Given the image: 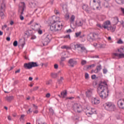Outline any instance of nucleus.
I'll list each match as a JSON object with an SVG mask.
<instances>
[{
    "instance_id": "nucleus-1",
    "label": "nucleus",
    "mask_w": 124,
    "mask_h": 124,
    "mask_svg": "<svg viewBox=\"0 0 124 124\" xmlns=\"http://www.w3.org/2000/svg\"><path fill=\"white\" fill-rule=\"evenodd\" d=\"M39 65L36 62H32L24 63L23 67L25 69H31L32 67H37Z\"/></svg>"
},
{
    "instance_id": "nucleus-2",
    "label": "nucleus",
    "mask_w": 124,
    "mask_h": 124,
    "mask_svg": "<svg viewBox=\"0 0 124 124\" xmlns=\"http://www.w3.org/2000/svg\"><path fill=\"white\" fill-rule=\"evenodd\" d=\"M105 109L107 111L111 112L116 110V106L112 104V103L108 102L105 104Z\"/></svg>"
},
{
    "instance_id": "nucleus-3",
    "label": "nucleus",
    "mask_w": 124,
    "mask_h": 124,
    "mask_svg": "<svg viewBox=\"0 0 124 124\" xmlns=\"http://www.w3.org/2000/svg\"><path fill=\"white\" fill-rule=\"evenodd\" d=\"M106 89L108 90V86H104V85H102V82L100 83L97 89L98 93H104V91Z\"/></svg>"
},
{
    "instance_id": "nucleus-4",
    "label": "nucleus",
    "mask_w": 124,
    "mask_h": 124,
    "mask_svg": "<svg viewBox=\"0 0 124 124\" xmlns=\"http://www.w3.org/2000/svg\"><path fill=\"white\" fill-rule=\"evenodd\" d=\"M5 11V4L2 3L1 4V8H0V16L1 17V19H3V16L4 14L3 12Z\"/></svg>"
},
{
    "instance_id": "nucleus-5",
    "label": "nucleus",
    "mask_w": 124,
    "mask_h": 124,
    "mask_svg": "<svg viewBox=\"0 0 124 124\" xmlns=\"http://www.w3.org/2000/svg\"><path fill=\"white\" fill-rule=\"evenodd\" d=\"M21 4L22 5L21 6H19L18 9V12L19 13H20V15H23L24 14V11H25V8H26V4H25V2H21Z\"/></svg>"
},
{
    "instance_id": "nucleus-6",
    "label": "nucleus",
    "mask_w": 124,
    "mask_h": 124,
    "mask_svg": "<svg viewBox=\"0 0 124 124\" xmlns=\"http://www.w3.org/2000/svg\"><path fill=\"white\" fill-rule=\"evenodd\" d=\"M58 21L53 20V22H51L50 24L51 25L50 27V29L51 31H59V29H56V24H55V23H57Z\"/></svg>"
},
{
    "instance_id": "nucleus-7",
    "label": "nucleus",
    "mask_w": 124,
    "mask_h": 124,
    "mask_svg": "<svg viewBox=\"0 0 124 124\" xmlns=\"http://www.w3.org/2000/svg\"><path fill=\"white\" fill-rule=\"evenodd\" d=\"M118 107L120 109H124V99H120L117 102Z\"/></svg>"
},
{
    "instance_id": "nucleus-8",
    "label": "nucleus",
    "mask_w": 124,
    "mask_h": 124,
    "mask_svg": "<svg viewBox=\"0 0 124 124\" xmlns=\"http://www.w3.org/2000/svg\"><path fill=\"white\" fill-rule=\"evenodd\" d=\"M29 7L30 8H35L36 6H37V5L36 4V1L34 0H31L29 2Z\"/></svg>"
},
{
    "instance_id": "nucleus-9",
    "label": "nucleus",
    "mask_w": 124,
    "mask_h": 124,
    "mask_svg": "<svg viewBox=\"0 0 124 124\" xmlns=\"http://www.w3.org/2000/svg\"><path fill=\"white\" fill-rule=\"evenodd\" d=\"M69 66L74 67V65L77 64V61H74L73 59H70L68 61Z\"/></svg>"
},
{
    "instance_id": "nucleus-10",
    "label": "nucleus",
    "mask_w": 124,
    "mask_h": 124,
    "mask_svg": "<svg viewBox=\"0 0 124 124\" xmlns=\"http://www.w3.org/2000/svg\"><path fill=\"white\" fill-rule=\"evenodd\" d=\"M67 95V91L66 90H65L64 91H63L61 93V95H58V96L60 97H62V98H65V97Z\"/></svg>"
},
{
    "instance_id": "nucleus-11",
    "label": "nucleus",
    "mask_w": 124,
    "mask_h": 124,
    "mask_svg": "<svg viewBox=\"0 0 124 124\" xmlns=\"http://www.w3.org/2000/svg\"><path fill=\"white\" fill-rule=\"evenodd\" d=\"M104 29H107L108 31H111L112 32H114L115 31V30H116V27H113V26H110V27H108V26H106L105 25L104 26Z\"/></svg>"
},
{
    "instance_id": "nucleus-12",
    "label": "nucleus",
    "mask_w": 124,
    "mask_h": 124,
    "mask_svg": "<svg viewBox=\"0 0 124 124\" xmlns=\"http://www.w3.org/2000/svg\"><path fill=\"white\" fill-rule=\"evenodd\" d=\"M93 104H94L95 105H97V104H99L100 103V101L99 99H97V98H94L93 100L92 101Z\"/></svg>"
},
{
    "instance_id": "nucleus-13",
    "label": "nucleus",
    "mask_w": 124,
    "mask_h": 124,
    "mask_svg": "<svg viewBox=\"0 0 124 124\" xmlns=\"http://www.w3.org/2000/svg\"><path fill=\"white\" fill-rule=\"evenodd\" d=\"M99 95V96L101 97V98H106V97H108V95H109L108 94H107L106 95V93H98Z\"/></svg>"
},
{
    "instance_id": "nucleus-14",
    "label": "nucleus",
    "mask_w": 124,
    "mask_h": 124,
    "mask_svg": "<svg viewBox=\"0 0 124 124\" xmlns=\"http://www.w3.org/2000/svg\"><path fill=\"white\" fill-rule=\"evenodd\" d=\"M87 39L89 41H93V40H94V38H93V34L92 33H90L88 35Z\"/></svg>"
},
{
    "instance_id": "nucleus-15",
    "label": "nucleus",
    "mask_w": 124,
    "mask_h": 124,
    "mask_svg": "<svg viewBox=\"0 0 124 124\" xmlns=\"http://www.w3.org/2000/svg\"><path fill=\"white\" fill-rule=\"evenodd\" d=\"M83 10H85L87 13H90V8L87 5H84L82 6Z\"/></svg>"
},
{
    "instance_id": "nucleus-16",
    "label": "nucleus",
    "mask_w": 124,
    "mask_h": 124,
    "mask_svg": "<svg viewBox=\"0 0 124 124\" xmlns=\"http://www.w3.org/2000/svg\"><path fill=\"white\" fill-rule=\"evenodd\" d=\"M14 98L13 96H7L5 97V99L8 101V102H11V101Z\"/></svg>"
},
{
    "instance_id": "nucleus-17",
    "label": "nucleus",
    "mask_w": 124,
    "mask_h": 124,
    "mask_svg": "<svg viewBox=\"0 0 124 124\" xmlns=\"http://www.w3.org/2000/svg\"><path fill=\"white\" fill-rule=\"evenodd\" d=\"M48 36H49V35H47L44 40V42L46 43V45L48 44V43L50 42V41H51V40L49 38Z\"/></svg>"
},
{
    "instance_id": "nucleus-18",
    "label": "nucleus",
    "mask_w": 124,
    "mask_h": 124,
    "mask_svg": "<svg viewBox=\"0 0 124 124\" xmlns=\"http://www.w3.org/2000/svg\"><path fill=\"white\" fill-rule=\"evenodd\" d=\"M28 32L29 33V35L31 36V39H35V38H36V36H35V35H32V32H31V30H29L28 31Z\"/></svg>"
},
{
    "instance_id": "nucleus-19",
    "label": "nucleus",
    "mask_w": 124,
    "mask_h": 124,
    "mask_svg": "<svg viewBox=\"0 0 124 124\" xmlns=\"http://www.w3.org/2000/svg\"><path fill=\"white\" fill-rule=\"evenodd\" d=\"M110 24H111V22H110V21L108 20L107 21H106L104 24L102 25L103 28H104V26H105L106 27H108V26H109V25H110Z\"/></svg>"
},
{
    "instance_id": "nucleus-20",
    "label": "nucleus",
    "mask_w": 124,
    "mask_h": 124,
    "mask_svg": "<svg viewBox=\"0 0 124 124\" xmlns=\"http://www.w3.org/2000/svg\"><path fill=\"white\" fill-rule=\"evenodd\" d=\"M51 77L52 78H54V79L58 77V73H51Z\"/></svg>"
},
{
    "instance_id": "nucleus-21",
    "label": "nucleus",
    "mask_w": 124,
    "mask_h": 124,
    "mask_svg": "<svg viewBox=\"0 0 124 124\" xmlns=\"http://www.w3.org/2000/svg\"><path fill=\"white\" fill-rule=\"evenodd\" d=\"M115 1L118 4H124V0H115Z\"/></svg>"
},
{
    "instance_id": "nucleus-22",
    "label": "nucleus",
    "mask_w": 124,
    "mask_h": 124,
    "mask_svg": "<svg viewBox=\"0 0 124 124\" xmlns=\"http://www.w3.org/2000/svg\"><path fill=\"white\" fill-rule=\"evenodd\" d=\"M80 48H81V50H82V51H81L82 53H83V52H84V53H88V50H87L85 46H80Z\"/></svg>"
},
{
    "instance_id": "nucleus-23",
    "label": "nucleus",
    "mask_w": 124,
    "mask_h": 124,
    "mask_svg": "<svg viewBox=\"0 0 124 124\" xmlns=\"http://www.w3.org/2000/svg\"><path fill=\"white\" fill-rule=\"evenodd\" d=\"M76 25L78 27H82V26H83V22L79 21L78 23L76 22Z\"/></svg>"
},
{
    "instance_id": "nucleus-24",
    "label": "nucleus",
    "mask_w": 124,
    "mask_h": 124,
    "mask_svg": "<svg viewBox=\"0 0 124 124\" xmlns=\"http://www.w3.org/2000/svg\"><path fill=\"white\" fill-rule=\"evenodd\" d=\"M25 116H26V115L25 114L21 115L20 117L19 118L20 121H25Z\"/></svg>"
},
{
    "instance_id": "nucleus-25",
    "label": "nucleus",
    "mask_w": 124,
    "mask_h": 124,
    "mask_svg": "<svg viewBox=\"0 0 124 124\" xmlns=\"http://www.w3.org/2000/svg\"><path fill=\"white\" fill-rule=\"evenodd\" d=\"M62 49H66V50H70L71 48L70 47L67 46H62Z\"/></svg>"
},
{
    "instance_id": "nucleus-26",
    "label": "nucleus",
    "mask_w": 124,
    "mask_h": 124,
    "mask_svg": "<svg viewBox=\"0 0 124 124\" xmlns=\"http://www.w3.org/2000/svg\"><path fill=\"white\" fill-rule=\"evenodd\" d=\"M81 45H79L78 44H77L76 45H74V49H77V48H80L81 47Z\"/></svg>"
},
{
    "instance_id": "nucleus-27",
    "label": "nucleus",
    "mask_w": 124,
    "mask_h": 124,
    "mask_svg": "<svg viewBox=\"0 0 124 124\" xmlns=\"http://www.w3.org/2000/svg\"><path fill=\"white\" fill-rule=\"evenodd\" d=\"M74 107V109H79V108H80V106H78V104H75Z\"/></svg>"
},
{
    "instance_id": "nucleus-28",
    "label": "nucleus",
    "mask_w": 124,
    "mask_h": 124,
    "mask_svg": "<svg viewBox=\"0 0 124 124\" xmlns=\"http://www.w3.org/2000/svg\"><path fill=\"white\" fill-rule=\"evenodd\" d=\"M81 33H82V32L79 31L78 32H76L75 34V37H79V36H80V35H81Z\"/></svg>"
},
{
    "instance_id": "nucleus-29",
    "label": "nucleus",
    "mask_w": 124,
    "mask_h": 124,
    "mask_svg": "<svg viewBox=\"0 0 124 124\" xmlns=\"http://www.w3.org/2000/svg\"><path fill=\"white\" fill-rule=\"evenodd\" d=\"M62 80H63V77H61L60 79H58V82L59 84H61L62 82Z\"/></svg>"
},
{
    "instance_id": "nucleus-30",
    "label": "nucleus",
    "mask_w": 124,
    "mask_h": 124,
    "mask_svg": "<svg viewBox=\"0 0 124 124\" xmlns=\"http://www.w3.org/2000/svg\"><path fill=\"white\" fill-rule=\"evenodd\" d=\"M88 67H87V69H91L92 67H94L95 66V65L94 64L90 65L87 66Z\"/></svg>"
},
{
    "instance_id": "nucleus-31",
    "label": "nucleus",
    "mask_w": 124,
    "mask_h": 124,
    "mask_svg": "<svg viewBox=\"0 0 124 124\" xmlns=\"http://www.w3.org/2000/svg\"><path fill=\"white\" fill-rule=\"evenodd\" d=\"M49 113L50 114V115H54V110L52 109V108H50L49 109Z\"/></svg>"
},
{
    "instance_id": "nucleus-32",
    "label": "nucleus",
    "mask_w": 124,
    "mask_h": 124,
    "mask_svg": "<svg viewBox=\"0 0 124 124\" xmlns=\"http://www.w3.org/2000/svg\"><path fill=\"white\" fill-rule=\"evenodd\" d=\"M62 8L64 11V12H67V8H66V6L64 5L62 7Z\"/></svg>"
},
{
    "instance_id": "nucleus-33",
    "label": "nucleus",
    "mask_w": 124,
    "mask_h": 124,
    "mask_svg": "<svg viewBox=\"0 0 124 124\" xmlns=\"http://www.w3.org/2000/svg\"><path fill=\"white\" fill-rule=\"evenodd\" d=\"M87 64V61L86 60H82L81 61V64H82V65H85V64Z\"/></svg>"
},
{
    "instance_id": "nucleus-34",
    "label": "nucleus",
    "mask_w": 124,
    "mask_h": 124,
    "mask_svg": "<svg viewBox=\"0 0 124 124\" xmlns=\"http://www.w3.org/2000/svg\"><path fill=\"white\" fill-rule=\"evenodd\" d=\"M13 45L14 47H17V46H18V41H15L13 43Z\"/></svg>"
},
{
    "instance_id": "nucleus-35",
    "label": "nucleus",
    "mask_w": 124,
    "mask_h": 124,
    "mask_svg": "<svg viewBox=\"0 0 124 124\" xmlns=\"http://www.w3.org/2000/svg\"><path fill=\"white\" fill-rule=\"evenodd\" d=\"M74 20H75V16L74 15H72L71 17L70 22H74Z\"/></svg>"
},
{
    "instance_id": "nucleus-36",
    "label": "nucleus",
    "mask_w": 124,
    "mask_h": 124,
    "mask_svg": "<svg viewBox=\"0 0 124 124\" xmlns=\"http://www.w3.org/2000/svg\"><path fill=\"white\" fill-rule=\"evenodd\" d=\"M96 69L97 71H100V70H101V65H99L97 66Z\"/></svg>"
},
{
    "instance_id": "nucleus-37",
    "label": "nucleus",
    "mask_w": 124,
    "mask_h": 124,
    "mask_svg": "<svg viewBox=\"0 0 124 124\" xmlns=\"http://www.w3.org/2000/svg\"><path fill=\"white\" fill-rule=\"evenodd\" d=\"M114 19L115 21H116L115 25H117V24L119 23V18L117 16H115V17H114Z\"/></svg>"
},
{
    "instance_id": "nucleus-38",
    "label": "nucleus",
    "mask_w": 124,
    "mask_h": 124,
    "mask_svg": "<svg viewBox=\"0 0 124 124\" xmlns=\"http://www.w3.org/2000/svg\"><path fill=\"white\" fill-rule=\"evenodd\" d=\"M118 44H123L124 43V42H123V40H122L121 39H120L118 42H117Z\"/></svg>"
},
{
    "instance_id": "nucleus-39",
    "label": "nucleus",
    "mask_w": 124,
    "mask_h": 124,
    "mask_svg": "<svg viewBox=\"0 0 124 124\" xmlns=\"http://www.w3.org/2000/svg\"><path fill=\"white\" fill-rule=\"evenodd\" d=\"M65 18L67 19V20H68V19H69V15L67 13H66V14L65 16Z\"/></svg>"
},
{
    "instance_id": "nucleus-40",
    "label": "nucleus",
    "mask_w": 124,
    "mask_h": 124,
    "mask_svg": "<svg viewBox=\"0 0 124 124\" xmlns=\"http://www.w3.org/2000/svg\"><path fill=\"white\" fill-rule=\"evenodd\" d=\"M100 83H102V85H106V86H108V85L107 84V83L106 82V81H100Z\"/></svg>"
},
{
    "instance_id": "nucleus-41",
    "label": "nucleus",
    "mask_w": 124,
    "mask_h": 124,
    "mask_svg": "<svg viewBox=\"0 0 124 124\" xmlns=\"http://www.w3.org/2000/svg\"><path fill=\"white\" fill-rule=\"evenodd\" d=\"M85 79H89V74L86 73L85 74Z\"/></svg>"
},
{
    "instance_id": "nucleus-42",
    "label": "nucleus",
    "mask_w": 124,
    "mask_h": 124,
    "mask_svg": "<svg viewBox=\"0 0 124 124\" xmlns=\"http://www.w3.org/2000/svg\"><path fill=\"white\" fill-rule=\"evenodd\" d=\"M107 69H103V73L104 74H106L107 73Z\"/></svg>"
},
{
    "instance_id": "nucleus-43",
    "label": "nucleus",
    "mask_w": 124,
    "mask_h": 124,
    "mask_svg": "<svg viewBox=\"0 0 124 124\" xmlns=\"http://www.w3.org/2000/svg\"><path fill=\"white\" fill-rule=\"evenodd\" d=\"M38 89H39V87L38 86H36L35 87H34L33 89V92H35V91H37Z\"/></svg>"
},
{
    "instance_id": "nucleus-44",
    "label": "nucleus",
    "mask_w": 124,
    "mask_h": 124,
    "mask_svg": "<svg viewBox=\"0 0 124 124\" xmlns=\"http://www.w3.org/2000/svg\"><path fill=\"white\" fill-rule=\"evenodd\" d=\"M60 64L62 67L64 65V64L63 63V62L62 61H60Z\"/></svg>"
},
{
    "instance_id": "nucleus-45",
    "label": "nucleus",
    "mask_w": 124,
    "mask_h": 124,
    "mask_svg": "<svg viewBox=\"0 0 124 124\" xmlns=\"http://www.w3.org/2000/svg\"><path fill=\"white\" fill-rule=\"evenodd\" d=\"M91 78L93 80H94V79H95V78H96V76L95 75H93L92 76Z\"/></svg>"
},
{
    "instance_id": "nucleus-46",
    "label": "nucleus",
    "mask_w": 124,
    "mask_h": 124,
    "mask_svg": "<svg viewBox=\"0 0 124 124\" xmlns=\"http://www.w3.org/2000/svg\"><path fill=\"white\" fill-rule=\"evenodd\" d=\"M124 56V53H120V54H119V57L120 58H123Z\"/></svg>"
},
{
    "instance_id": "nucleus-47",
    "label": "nucleus",
    "mask_w": 124,
    "mask_h": 124,
    "mask_svg": "<svg viewBox=\"0 0 124 124\" xmlns=\"http://www.w3.org/2000/svg\"><path fill=\"white\" fill-rule=\"evenodd\" d=\"M51 82H52V79H50L49 80L47 81L46 84V85H50V84H51Z\"/></svg>"
},
{
    "instance_id": "nucleus-48",
    "label": "nucleus",
    "mask_w": 124,
    "mask_h": 124,
    "mask_svg": "<svg viewBox=\"0 0 124 124\" xmlns=\"http://www.w3.org/2000/svg\"><path fill=\"white\" fill-rule=\"evenodd\" d=\"M54 68L55 69H58V68H59V65H58V64H54Z\"/></svg>"
},
{
    "instance_id": "nucleus-49",
    "label": "nucleus",
    "mask_w": 124,
    "mask_h": 124,
    "mask_svg": "<svg viewBox=\"0 0 124 124\" xmlns=\"http://www.w3.org/2000/svg\"><path fill=\"white\" fill-rule=\"evenodd\" d=\"M50 96H51V94H50V93H47L46 95V97H47V98H49V97H50Z\"/></svg>"
},
{
    "instance_id": "nucleus-50",
    "label": "nucleus",
    "mask_w": 124,
    "mask_h": 124,
    "mask_svg": "<svg viewBox=\"0 0 124 124\" xmlns=\"http://www.w3.org/2000/svg\"><path fill=\"white\" fill-rule=\"evenodd\" d=\"M65 59H66L65 57H62L60 61L63 62H64V61H65Z\"/></svg>"
},
{
    "instance_id": "nucleus-51",
    "label": "nucleus",
    "mask_w": 124,
    "mask_h": 124,
    "mask_svg": "<svg viewBox=\"0 0 124 124\" xmlns=\"http://www.w3.org/2000/svg\"><path fill=\"white\" fill-rule=\"evenodd\" d=\"M54 13H55V14H56V15H58V14H60V12L59 11H58L57 10H55L54 11Z\"/></svg>"
},
{
    "instance_id": "nucleus-52",
    "label": "nucleus",
    "mask_w": 124,
    "mask_h": 124,
    "mask_svg": "<svg viewBox=\"0 0 124 124\" xmlns=\"http://www.w3.org/2000/svg\"><path fill=\"white\" fill-rule=\"evenodd\" d=\"M64 38H69L70 39V35H66L64 37Z\"/></svg>"
},
{
    "instance_id": "nucleus-53",
    "label": "nucleus",
    "mask_w": 124,
    "mask_h": 124,
    "mask_svg": "<svg viewBox=\"0 0 124 124\" xmlns=\"http://www.w3.org/2000/svg\"><path fill=\"white\" fill-rule=\"evenodd\" d=\"M38 32L39 34H42V32H43L42 30L39 29L38 31Z\"/></svg>"
},
{
    "instance_id": "nucleus-54",
    "label": "nucleus",
    "mask_w": 124,
    "mask_h": 124,
    "mask_svg": "<svg viewBox=\"0 0 124 124\" xmlns=\"http://www.w3.org/2000/svg\"><path fill=\"white\" fill-rule=\"evenodd\" d=\"M92 72H94V73H98V71L97 70V69H96L95 70H92Z\"/></svg>"
},
{
    "instance_id": "nucleus-55",
    "label": "nucleus",
    "mask_w": 124,
    "mask_h": 124,
    "mask_svg": "<svg viewBox=\"0 0 124 124\" xmlns=\"http://www.w3.org/2000/svg\"><path fill=\"white\" fill-rule=\"evenodd\" d=\"M91 33L92 34V36L93 37V38H94V40H95V35H94V33L93 32H91Z\"/></svg>"
},
{
    "instance_id": "nucleus-56",
    "label": "nucleus",
    "mask_w": 124,
    "mask_h": 124,
    "mask_svg": "<svg viewBox=\"0 0 124 124\" xmlns=\"http://www.w3.org/2000/svg\"><path fill=\"white\" fill-rule=\"evenodd\" d=\"M31 108H30L29 109L28 111H27V114L32 112V111H31Z\"/></svg>"
},
{
    "instance_id": "nucleus-57",
    "label": "nucleus",
    "mask_w": 124,
    "mask_h": 124,
    "mask_svg": "<svg viewBox=\"0 0 124 124\" xmlns=\"http://www.w3.org/2000/svg\"><path fill=\"white\" fill-rule=\"evenodd\" d=\"M20 19L21 20V21H23V20L24 19V16L22 15H20Z\"/></svg>"
},
{
    "instance_id": "nucleus-58",
    "label": "nucleus",
    "mask_w": 124,
    "mask_h": 124,
    "mask_svg": "<svg viewBox=\"0 0 124 124\" xmlns=\"http://www.w3.org/2000/svg\"><path fill=\"white\" fill-rule=\"evenodd\" d=\"M93 33H94L95 36H96V37L97 36V37H98V36L99 35V34H98V33H95V32H93Z\"/></svg>"
},
{
    "instance_id": "nucleus-59",
    "label": "nucleus",
    "mask_w": 124,
    "mask_h": 124,
    "mask_svg": "<svg viewBox=\"0 0 124 124\" xmlns=\"http://www.w3.org/2000/svg\"><path fill=\"white\" fill-rule=\"evenodd\" d=\"M32 105H33V107H34L35 109H37L38 108L37 106L35 105V104H33Z\"/></svg>"
},
{
    "instance_id": "nucleus-60",
    "label": "nucleus",
    "mask_w": 124,
    "mask_h": 124,
    "mask_svg": "<svg viewBox=\"0 0 124 124\" xmlns=\"http://www.w3.org/2000/svg\"><path fill=\"white\" fill-rule=\"evenodd\" d=\"M53 2H54V0H51L50 1H49V2H48V3H49L50 4H51V5H52Z\"/></svg>"
},
{
    "instance_id": "nucleus-61",
    "label": "nucleus",
    "mask_w": 124,
    "mask_h": 124,
    "mask_svg": "<svg viewBox=\"0 0 124 124\" xmlns=\"http://www.w3.org/2000/svg\"><path fill=\"white\" fill-rule=\"evenodd\" d=\"M72 30L71 29H69L66 31V32H72Z\"/></svg>"
},
{
    "instance_id": "nucleus-62",
    "label": "nucleus",
    "mask_w": 124,
    "mask_h": 124,
    "mask_svg": "<svg viewBox=\"0 0 124 124\" xmlns=\"http://www.w3.org/2000/svg\"><path fill=\"white\" fill-rule=\"evenodd\" d=\"M87 67H88V65L85 66L84 67V68H83L84 70H86V71L88 70V69H87Z\"/></svg>"
},
{
    "instance_id": "nucleus-63",
    "label": "nucleus",
    "mask_w": 124,
    "mask_h": 124,
    "mask_svg": "<svg viewBox=\"0 0 124 124\" xmlns=\"http://www.w3.org/2000/svg\"><path fill=\"white\" fill-rule=\"evenodd\" d=\"M121 11L122 12L123 14H124V8H121Z\"/></svg>"
},
{
    "instance_id": "nucleus-64",
    "label": "nucleus",
    "mask_w": 124,
    "mask_h": 124,
    "mask_svg": "<svg viewBox=\"0 0 124 124\" xmlns=\"http://www.w3.org/2000/svg\"><path fill=\"white\" fill-rule=\"evenodd\" d=\"M10 40V37H7L6 38V41H9Z\"/></svg>"
}]
</instances>
